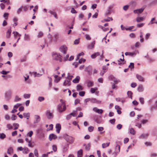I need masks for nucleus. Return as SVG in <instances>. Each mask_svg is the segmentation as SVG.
I'll list each match as a JSON object with an SVG mask.
<instances>
[{"mask_svg":"<svg viewBox=\"0 0 157 157\" xmlns=\"http://www.w3.org/2000/svg\"><path fill=\"white\" fill-rule=\"evenodd\" d=\"M24 117L27 118V119H28L30 117V113H23Z\"/></svg>","mask_w":157,"mask_h":157,"instance_id":"bb28decb","label":"nucleus"},{"mask_svg":"<svg viewBox=\"0 0 157 157\" xmlns=\"http://www.w3.org/2000/svg\"><path fill=\"white\" fill-rule=\"evenodd\" d=\"M122 59H119V60H118V64L119 65H120L122 64V63H121V62H123L124 61V54H122Z\"/></svg>","mask_w":157,"mask_h":157,"instance_id":"a211bd4d","label":"nucleus"},{"mask_svg":"<svg viewBox=\"0 0 157 157\" xmlns=\"http://www.w3.org/2000/svg\"><path fill=\"white\" fill-rule=\"evenodd\" d=\"M0 6L2 10H4L5 8V5L2 3L0 4Z\"/></svg>","mask_w":157,"mask_h":157,"instance_id":"864d4df0","label":"nucleus"},{"mask_svg":"<svg viewBox=\"0 0 157 157\" xmlns=\"http://www.w3.org/2000/svg\"><path fill=\"white\" fill-rule=\"evenodd\" d=\"M91 101L92 102H93V103H100V101H98L95 98H92L91 100Z\"/></svg>","mask_w":157,"mask_h":157,"instance_id":"72a5a7b5","label":"nucleus"},{"mask_svg":"<svg viewBox=\"0 0 157 157\" xmlns=\"http://www.w3.org/2000/svg\"><path fill=\"white\" fill-rule=\"evenodd\" d=\"M88 129L90 132H92L94 129V127L93 126H90L88 127Z\"/></svg>","mask_w":157,"mask_h":157,"instance_id":"ea45409f","label":"nucleus"},{"mask_svg":"<svg viewBox=\"0 0 157 157\" xmlns=\"http://www.w3.org/2000/svg\"><path fill=\"white\" fill-rule=\"evenodd\" d=\"M49 85L50 87H51L52 85V79L51 78H49Z\"/></svg>","mask_w":157,"mask_h":157,"instance_id":"680f3d73","label":"nucleus"},{"mask_svg":"<svg viewBox=\"0 0 157 157\" xmlns=\"http://www.w3.org/2000/svg\"><path fill=\"white\" fill-rule=\"evenodd\" d=\"M30 94H25L24 95V97L25 98H29V97H30Z\"/></svg>","mask_w":157,"mask_h":157,"instance_id":"603ef678","label":"nucleus"},{"mask_svg":"<svg viewBox=\"0 0 157 157\" xmlns=\"http://www.w3.org/2000/svg\"><path fill=\"white\" fill-rule=\"evenodd\" d=\"M85 36H86V39L87 40H91V37H90V36L89 35H88V34H86L85 35Z\"/></svg>","mask_w":157,"mask_h":157,"instance_id":"774afa93","label":"nucleus"},{"mask_svg":"<svg viewBox=\"0 0 157 157\" xmlns=\"http://www.w3.org/2000/svg\"><path fill=\"white\" fill-rule=\"evenodd\" d=\"M63 85L64 86H69L71 85V82L69 80H66L63 83Z\"/></svg>","mask_w":157,"mask_h":157,"instance_id":"9d476101","label":"nucleus"},{"mask_svg":"<svg viewBox=\"0 0 157 157\" xmlns=\"http://www.w3.org/2000/svg\"><path fill=\"white\" fill-rule=\"evenodd\" d=\"M53 58L54 59L59 60L61 62L62 61V56L59 54L57 53L54 54L52 56Z\"/></svg>","mask_w":157,"mask_h":157,"instance_id":"7ed1b4c3","label":"nucleus"},{"mask_svg":"<svg viewBox=\"0 0 157 157\" xmlns=\"http://www.w3.org/2000/svg\"><path fill=\"white\" fill-rule=\"evenodd\" d=\"M100 54L99 52H97L92 55L91 56V57L92 59H95L97 56H100Z\"/></svg>","mask_w":157,"mask_h":157,"instance_id":"9b49d317","label":"nucleus"},{"mask_svg":"<svg viewBox=\"0 0 157 157\" xmlns=\"http://www.w3.org/2000/svg\"><path fill=\"white\" fill-rule=\"evenodd\" d=\"M136 78L140 81L144 82V79L141 75L137 74L136 75Z\"/></svg>","mask_w":157,"mask_h":157,"instance_id":"1a4fd4ad","label":"nucleus"},{"mask_svg":"<svg viewBox=\"0 0 157 157\" xmlns=\"http://www.w3.org/2000/svg\"><path fill=\"white\" fill-rule=\"evenodd\" d=\"M128 7H129L128 6L125 5L123 7V9L124 10H126L128 9Z\"/></svg>","mask_w":157,"mask_h":157,"instance_id":"338daca9","label":"nucleus"},{"mask_svg":"<svg viewBox=\"0 0 157 157\" xmlns=\"http://www.w3.org/2000/svg\"><path fill=\"white\" fill-rule=\"evenodd\" d=\"M28 146L29 147H33V145L32 143L31 142V141L30 140L28 142Z\"/></svg>","mask_w":157,"mask_h":157,"instance_id":"de8ad7c7","label":"nucleus"},{"mask_svg":"<svg viewBox=\"0 0 157 157\" xmlns=\"http://www.w3.org/2000/svg\"><path fill=\"white\" fill-rule=\"evenodd\" d=\"M148 136V134H142L140 136V138H147Z\"/></svg>","mask_w":157,"mask_h":157,"instance_id":"7c9ffc66","label":"nucleus"},{"mask_svg":"<svg viewBox=\"0 0 157 157\" xmlns=\"http://www.w3.org/2000/svg\"><path fill=\"white\" fill-rule=\"evenodd\" d=\"M33 134V132L32 131H30L27 134V135L29 136L30 137H31Z\"/></svg>","mask_w":157,"mask_h":157,"instance_id":"09e8293b","label":"nucleus"},{"mask_svg":"<svg viewBox=\"0 0 157 157\" xmlns=\"http://www.w3.org/2000/svg\"><path fill=\"white\" fill-rule=\"evenodd\" d=\"M43 36V33L41 31H40V32H39L38 33L37 37L38 38H40V37H42Z\"/></svg>","mask_w":157,"mask_h":157,"instance_id":"c9c22d12","label":"nucleus"},{"mask_svg":"<svg viewBox=\"0 0 157 157\" xmlns=\"http://www.w3.org/2000/svg\"><path fill=\"white\" fill-rule=\"evenodd\" d=\"M86 60L84 59H79L78 62L79 63H81L82 62H85V61Z\"/></svg>","mask_w":157,"mask_h":157,"instance_id":"bf43d9fd","label":"nucleus"},{"mask_svg":"<svg viewBox=\"0 0 157 157\" xmlns=\"http://www.w3.org/2000/svg\"><path fill=\"white\" fill-rule=\"evenodd\" d=\"M40 120V118L38 115H35L34 116V123H38Z\"/></svg>","mask_w":157,"mask_h":157,"instance_id":"39448f33","label":"nucleus"},{"mask_svg":"<svg viewBox=\"0 0 157 157\" xmlns=\"http://www.w3.org/2000/svg\"><path fill=\"white\" fill-rule=\"evenodd\" d=\"M82 151L80 150L78 152V157H82Z\"/></svg>","mask_w":157,"mask_h":157,"instance_id":"393cba45","label":"nucleus"},{"mask_svg":"<svg viewBox=\"0 0 157 157\" xmlns=\"http://www.w3.org/2000/svg\"><path fill=\"white\" fill-rule=\"evenodd\" d=\"M44 98L43 97H39L38 100L40 101H41L44 100Z\"/></svg>","mask_w":157,"mask_h":157,"instance_id":"052dcab7","label":"nucleus"},{"mask_svg":"<svg viewBox=\"0 0 157 157\" xmlns=\"http://www.w3.org/2000/svg\"><path fill=\"white\" fill-rule=\"evenodd\" d=\"M17 118V116L14 114H13L12 116L11 119L12 120H16Z\"/></svg>","mask_w":157,"mask_h":157,"instance_id":"3c124183","label":"nucleus"},{"mask_svg":"<svg viewBox=\"0 0 157 157\" xmlns=\"http://www.w3.org/2000/svg\"><path fill=\"white\" fill-rule=\"evenodd\" d=\"M130 132L131 134L134 135L135 134L136 132L133 128H131L130 130Z\"/></svg>","mask_w":157,"mask_h":157,"instance_id":"c756f323","label":"nucleus"},{"mask_svg":"<svg viewBox=\"0 0 157 157\" xmlns=\"http://www.w3.org/2000/svg\"><path fill=\"white\" fill-rule=\"evenodd\" d=\"M9 15V14L8 13H5L3 15V17H6V19L7 20L8 19V17Z\"/></svg>","mask_w":157,"mask_h":157,"instance_id":"c03bdc74","label":"nucleus"},{"mask_svg":"<svg viewBox=\"0 0 157 157\" xmlns=\"http://www.w3.org/2000/svg\"><path fill=\"white\" fill-rule=\"evenodd\" d=\"M110 143H103L102 144V147L103 148H105L109 146Z\"/></svg>","mask_w":157,"mask_h":157,"instance_id":"a878e982","label":"nucleus"},{"mask_svg":"<svg viewBox=\"0 0 157 157\" xmlns=\"http://www.w3.org/2000/svg\"><path fill=\"white\" fill-rule=\"evenodd\" d=\"M51 152H52V151H51L50 152H48L46 154H43L42 155L43 157H47L48 154H50Z\"/></svg>","mask_w":157,"mask_h":157,"instance_id":"4d7b16f0","label":"nucleus"},{"mask_svg":"<svg viewBox=\"0 0 157 157\" xmlns=\"http://www.w3.org/2000/svg\"><path fill=\"white\" fill-rule=\"evenodd\" d=\"M80 78L79 76H77L76 78L73 80V82L74 83H78Z\"/></svg>","mask_w":157,"mask_h":157,"instance_id":"ddd939ff","label":"nucleus"},{"mask_svg":"<svg viewBox=\"0 0 157 157\" xmlns=\"http://www.w3.org/2000/svg\"><path fill=\"white\" fill-rule=\"evenodd\" d=\"M22 6H21L17 10V13L18 14H20L22 11Z\"/></svg>","mask_w":157,"mask_h":157,"instance_id":"e433bc0d","label":"nucleus"},{"mask_svg":"<svg viewBox=\"0 0 157 157\" xmlns=\"http://www.w3.org/2000/svg\"><path fill=\"white\" fill-rule=\"evenodd\" d=\"M65 139L66 141L70 144L72 143L75 140V138L68 135L65 136Z\"/></svg>","mask_w":157,"mask_h":157,"instance_id":"f03ea898","label":"nucleus"},{"mask_svg":"<svg viewBox=\"0 0 157 157\" xmlns=\"http://www.w3.org/2000/svg\"><path fill=\"white\" fill-rule=\"evenodd\" d=\"M17 132L16 131L13 132L12 133V136H14L17 135Z\"/></svg>","mask_w":157,"mask_h":157,"instance_id":"e2e57ef3","label":"nucleus"},{"mask_svg":"<svg viewBox=\"0 0 157 157\" xmlns=\"http://www.w3.org/2000/svg\"><path fill=\"white\" fill-rule=\"evenodd\" d=\"M13 153V149L11 147H9L7 151V153L11 155Z\"/></svg>","mask_w":157,"mask_h":157,"instance_id":"2eb2a0df","label":"nucleus"},{"mask_svg":"<svg viewBox=\"0 0 157 157\" xmlns=\"http://www.w3.org/2000/svg\"><path fill=\"white\" fill-rule=\"evenodd\" d=\"M34 154L35 156L36 157H38V153L37 149H36L34 150Z\"/></svg>","mask_w":157,"mask_h":157,"instance_id":"a18cd8bd","label":"nucleus"},{"mask_svg":"<svg viewBox=\"0 0 157 157\" xmlns=\"http://www.w3.org/2000/svg\"><path fill=\"white\" fill-rule=\"evenodd\" d=\"M154 23L157 24V21L155 20V18L154 17L151 19V20L149 23V25L152 24Z\"/></svg>","mask_w":157,"mask_h":157,"instance_id":"4468645a","label":"nucleus"},{"mask_svg":"<svg viewBox=\"0 0 157 157\" xmlns=\"http://www.w3.org/2000/svg\"><path fill=\"white\" fill-rule=\"evenodd\" d=\"M56 131L58 133H59L61 129V125L59 124H56Z\"/></svg>","mask_w":157,"mask_h":157,"instance_id":"0eeeda50","label":"nucleus"},{"mask_svg":"<svg viewBox=\"0 0 157 157\" xmlns=\"http://www.w3.org/2000/svg\"><path fill=\"white\" fill-rule=\"evenodd\" d=\"M115 121V119H111L109 120V122L112 124H114Z\"/></svg>","mask_w":157,"mask_h":157,"instance_id":"6e6d98bb","label":"nucleus"},{"mask_svg":"<svg viewBox=\"0 0 157 157\" xmlns=\"http://www.w3.org/2000/svg\"><path fill=\"white\" fill-rule=\"evenodd\" d=\"M144 19L143 17H138L136 18V21L137 22H140L142 21Z\"/></svg>","mask_w":157,"mask_h":157,"instance_id":"4c0bfd02","label":"nucleus"},{"mask_svg":"<svg viewBox=\"0 0 157 157\" xmlns=\"http://www.w3.org/2000/svg\"><path fill=\"white\" fill-rule=\"evenodd\" d=\"M23 152L25 153H27L29 151V149L26 147L23 148Z\"/></svg>","mask_w":157,"mask_h":157,"instance_id":"79ce46f5","label":"nucleus"},{"mask_svg":"<svg viewBox=\"0 0 157 157\" xmlns=\"http://www.w3.org/2000/svg\"><path fill=\"white\" fill-rule=\"evenodd\" d=\"M13 33L14 34V36L15 37L17 36H21V34H19L18 32H13Z\"/></svg>","mask_w":157,"mask_h":157,"instance_id":"473e14b6","label":"nucleus"},{"mask_svg":"<svg viewBox=\"0 0 157 157\" xmlns=\"http://www.w3.org/2000/svg\"><path fill=\"white\" fill-rule=\"evenodd\" d=\"M125 54L126 56H132L133 55H135L136 54L135 52H126Z\"/></svg>","mask_w":157,"mask_h":157,"instance_id":"4be33fe9","label":"nucleus"},{"mask_svg":"<svg viewBox=\"0 0 157 157\" xmlns=\"http://www.w3.org/2000/svg\"><path fill=\"white\" fill-rule=\"evenodd\" d=\"M94 84L93 82L90 81H89L87 82V85L88 87L92 86Z\"/></svg>","mask_w":157,"mask_h":157,"instance_id":"aec40b11","label":"nucleus"},{"mask_svg":"<svg viewBox=\"0 0 157 157\" xmlns=\"http://www.w3.org/2000/svg\"><path fill=\"white\" fill-rule=\"evenodd\" d=\"M46 115L48 119H51L53 117V115L52 113H51L49 110L47 111Z\"/></svg>","mask_w":157,"mask_h":157,"instance_id":"423d86ee","label":"nucleus"},{"mask_svg":"<svg viewBox=\"0 0 157 157\" xmlns=\"http://www.w3.org/2000/svg\"><path fill=\"white\" fill-rule=\"evenodd\" d=\"M144 89L143 86L142 85H140L138 87V90L139 92H142L144 90Z\"/></svg>","mask_w":157,"mask_h":157,"instance_id":"6ab92c4d","label":"nucleus"},{"mask_svg":"<svg viewBox=\"0 0 157 157\" xmlns=\"http://www.w3.org/2000/svg\"><path fill=\"white\" fill-rule=\"evenodd\" d=\"M69 55L68 54H67L66 55V56L64 57V60L65 61L67 60L69 58Z\"/></svg>","mask_w":157,"mask_h":157,"instance_id":"13d9d810","label":"nucleus"},{"mask_svg":"<svg viewBox=\"0 0 157 157\" xmlns=\"http://www.w3.org/2000/svg\"><path fill=\"white\" fill-rule=\"evenodd\" d=\"M122 125L120 124H119L117 125V128L118 129H120L122 127Z\"/></svg>","mask_w":157,"mask_h":157,"instance_id":"0e129e2a","label":"nucleus"},{"mask_svg":"<svg viewBox=\"0 0 157 157\" xmlns=\"http://www.w3.org/2000/svg\"><path fill=\"white\" fill-rule=\"evenodd\" d=\"M137 86V84L136 83H132L131 84V86L132 87L134 88Z\"/></svg>","mask_w":157,"mask_h":157,"instance_id":"69168bd1","label":"nucleus"},{"mask_svg":"<svg viewBox=\"0 0 157 157\" xmlns=\"http://www.w3.org/2000/svg\"><path fill=\"white\" fill-rule=\"evenodd\" d=\"M49 13H50L51 14L53 15L55 18L56 19L58 18L56 13V12L52 10H50L49 11Z\"/></svg>","mask_w":157,"mask_h":157,"instance_id":"f3484780","label":"nucleus"},{"mask_svg":"<svg viewBox=\"0 0 157 157\" xmlns=\"http://www.w3.org/2000/svg\"><path fill=\"white\" fill-rule=\"evenodd\" d=\"M13 125L14 127V130H16L17 129L19 126V124L17 123H13Z\"/></svg>","mask_w":157,"mask_h":157,"instance_id":"2f4dec72","label":"nucleus"},{"mask_svg":"<svg viewBox=\"0 0 157 157\" xmlns=\"http://www.w3.org/2000/svg\"><path fill=\"white\" fill-rule=\"evenodd\" d=\"M22 9L24 12L27 11L28 9V6H22Z\"/></svg>","mask_w":157,"mask_h":157,"instance_id":"c85d7f7f","label":"nucleus"},{"mask_svg":"<svg viewBox=\"0 0 157 157\" xmlns=\"http://www.w3.org/2000/svg\"><path fill=\"white\" fill-rule=\"evenodd\" d=\"M129 68H131V69L133 68L134 67V64L133 63H131L130 64L129 66Z\"/></svg>","mask_w":157,"mask_h":157,"instance_id":"8fccbe9b","label":"nucleus"},{"mask_svg":"<svg viewBox=\"0 0 157 157\" xmlns=\"http://www.w3.org/2000/svg\"><path fill=\"white\" fill-rule=\"evenodd\" d=\"M61 104H59L58 106V110L59 112L64 111L66 109V107L64 101L62 99L60 100Z\"/></svg>","mask_w":157,"mask_h":157,"instance_id":"f257e3e1","label":"nucleus"},{"mask_svg":"<svg viewBox=\"0 0 157 157\" xmlns=\"http://www.w3.org/2000/svg\"><path fill=\"white\" fill-rule=\"evenodd\" d=\"M11 33V29H9L8 30L6 36L8 38H9L10 37Z\"/></svg>","mask_w":157,"mask_h":157,"instance_id":"dca6fc26","label":"nucleus"},{"mask_svg":"<svg viewBox=\"0 0 157 157\" xmlns=\"http://www.w3.org/2000/svg\"><path fill=\"white\" fill-rule=\"evenodd\" d=\"M67 50V48L65 45L62 46L59 48L60 52L64 54H66Z\"/></svg>","mask_w":157,"mask_h":157,"instance_id":"20e7f679","label":"nucleus"},{"mask_svg":"<svg viewBox=\"0 0 157 157\" xmlns=\"http://www.w3.org/2000/svg\"><path fill=\"white\" fill-rule=\"evenodd\" d=\"M77 90L80 91L83 90V87L81 85H78L76 86Z\"/></svg>","mask_w":157,"mask_h":157,"instance_id":"b1692460","label":"nucleus"},{"mask_svg":"<svg viewBox=\"0 0 157 157\" xmlns=\"http://www.w3.org/2000/svg\"><path fill=\"white\" fill-rule=\"evenodd\" d=\"M56 138V136L53 134H51L49 136V140H52V139H55Z\"/></svg>","mask_w":157,"mask_h":157,"instance_id":"5701e85b","label":"nucleus"},{"mask_svg":"<svg viewBox=\"0 0 157 157\" xmlns=\"http://www.w3.org/2000/svg\"><path fill=\"white\" fill-rule=\"evenodd\" d=\"M11 92L10 91L6 92V97L7 98H9L11 96Z\"/></svg>","mask_w":157,"mask_h":157,"instance_id":"412c9836","label":"nucleus"},{"mask_svg":"<svg viewBox=\"0 0 157 157\" xmlns=\"http://www.w3.org/2000/svg\"><path fill=\"white\" fill-rule=\"evenodd\" d=\"M84 55V53L83 52H82L79 53L77 56V58L76 59V61H77L79 58L80 56H83Z\"/></svg>","mask_w":157,"mask_h":157,"instance_id":"f704fd0d","label":"nucleus"},{"mask_svg":"<svg viewBox=\"0 0 157 157\" xmlns=\"http://www.w3.org/2000/svg\"><path fill=\"white\" fill-rule=\"evenodd\" d=\"M113 19L112 17H108V18L105 19L102 21V22L109 21H112Z\"/></svg>","mask_w":157,"mask_h":157,"instance_id":"cd10ccee","label":"nucleus"},{"mask_svg":"<svg viewBox=\"0 0 157 157\" xmlns=\"http://www.w3.org/2000/svg\"><path fill=\"white\" fill-rule=\"evenodd\" d=\"M6 135L4 134V133H0V138L1 139H3L6 138Z\"/></svg>","mask_w":157,"mask_h":157,"instance_id":"a19ab883","label":"nucleus"},{"mask_svg":"<svg viewBox=\"0 0 157 157\" xmlns=\"http://www.w3.org/2000/svg\"><path fill=\"white\" fill-rule=\"evenodd\" d=\"M95 41L92 42L91 43L89 44L88 46V48L89 49H92L93 48L94 46Z\"/></svg>","mask_w":157,"mask_h":157,"instance_id":"f8f14e48","label":"nucleus"},{"mask_svg":"<svg viewBox=\"0 0 157 157\" xmlns=\"http://www.w3.org/2000/svg\"><path fill=\"white\" fill-rule=\"evenodd\" d=\"M7 127L9 129H12V128H13L12 126L10 124H8L7 125Z\"/></svg>","mask_w":157,"mask_h":157,"instance_id":"5fc2aeb1","label":"nucleus"},{"mask_svg":"<svg viewBox=\"0 0 157 157\" xmlns=\"http://www.w3.org/2000/svg\"><path fill=\"white\" fill-rule=\"evenodd\" d=\"M79 95L81 97H83L84 96L85 94V92L84 91H81L79 93Z\"/></svg>","mask_w":157,"mask_h":157,"instance_id":"37998d69","label":"nucleus"},{"mask_svg":"<svg viewBox=\"0 0 157 157\" xmlns=\"http://www.w3.org/2000/svg\"><path fill=\"white\" fill-rule=\"evenodd\" d=\"M52 149L54 151H56L57 150V147L55 145H53Z\"/></svg>","mask_w":157,"mask_h":157,"instance_id":"49530a36","label":"nucleus"},{"mask_svg":"<svg viewBox=\"0 0 157 157\" xmlns=\"http://www.w3.org/2000/svg\"><path fill=\"white\" fill-rule=\"evenodd\" d=\"M120 147L119 145H117L115 147V150L116 151L115 153V155L114 157H116L117 155V152L118 153L120 151Z\"/></svg>","mask_w":157,"mask_h":157,"instance_id":"6e6552de","label":"nucleus"},{"mask_svg":"<svg viewBox=\"0 0 157 157\" xmlns=\"http://www.w3.org/2000/svg\"><path fill=\"white\" fill-rule=\"evenodd\" d=\"M132 93L131 91H128L127 92V94L128 96L131 98H132Z\"/></svg>","mask_w":157,"mask_h":157,"instance_id":"58836bf2","label":"nucleus"}]
</instances>
